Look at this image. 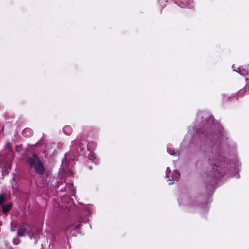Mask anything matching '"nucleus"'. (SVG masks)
I'll return each mask as SVG.
<instances>
[{
  "mask_svg": "<svg viewBox=\"0 0 249 249\" xmlns=\"http://www.w3.org/2000/svg\"><path fill=\"white\" fill-rule=\"evenodd\" d=\"M27 161L30 166L33 167L36 173L39 174L44 173V167L36 155H33L31 157H29Z\"/></svg>",
  "mask_w": 249,
  "mask_h": 249,
  "instance_id": "1",
  "label": "nucleus"
},
{
  "mask_svg": "<svg viewBox=\"0 0 249 249\" xmlns=\"http://www.w3.org/2000/svg\"><path fill=\"white\" fill-rule=\"evenodd\" d=\"M179 176V174L178 172L175 171V179H177L178 177Z\"/></svg>",
  "mask_w": 249,
  "mask_h": 249,
  "instance_id": "5",
  "label": "nucleus"
},
{
  "mask_svg": "<svg viewBox=\"0 0 249 249\" xmlns=\"http://www.w3.org/2000/svg\"><path fill=\"white\" fill-rule=\"evenodd\" d=\"M25 232V230L24 228H20L18 229V236H22L24 235V233Z\"/></svg>",
  "mask_w": 249,
  "mask_h": 249,
  "instance_id": "3",
  "label": "nucleus"
},
{
  "mask_svg": "<svg viewBox=\"0 0 249 249\" xmlns=\"http://www.w3.org/2000/svg\"><path fill=\"white\" fill-rule=\"evenodd\" d=\"M172 184H173V183H172V182H170V183H169V184H170V185Z\"/></svg>",
  "mask_w": 249,
  "mask_h": 249,
  "instance_id": "6",
  "label": "nucleus"
},
{
  "mask_svg": "<svg viewBox=\"0 0 249 249\" xmlns=\"http://www.w3.org/2000/svg\"><path fill=\"white\" fill-rule=\"evenodd\" d=\"M189 3H190V2H192V0H189Z\"/></svg>",
  "mask_w": 249,
  "mask_h": 249,
  "instance_id": "7",
  "label": "nucleus"
},
{
  "mask_svg": "<svg viewBox=\"0 0 249 249\" xmlns=\"http://www.w3.org/2000/svg\"><path fill=\"white\" fill-rule=\"evenodd\" d=\"M12 207V204H9L6 205H3L2 207V211L4 213H6L9 210L11 209Z\"/></svg>",
  "mask_w": 249,
  "mask_h": 249,
  "instance_id": "2",
  "label": "nucleus"
},
{
  "mask_svg": "<svg viewBox=\"0 0 249 249\" xmlns=\"http://www.w3.org/2000/svg\"><path fill=\"white\" fill-rule=\"evenodd\" d=\"M6 201V197L3 194L0 195V205H2Z\"/></svg>",
  "mask_w": 249,
  "mask_h": 249,
  "instance_id": "4",
  "label": "nucleus"
}]
</instances>
